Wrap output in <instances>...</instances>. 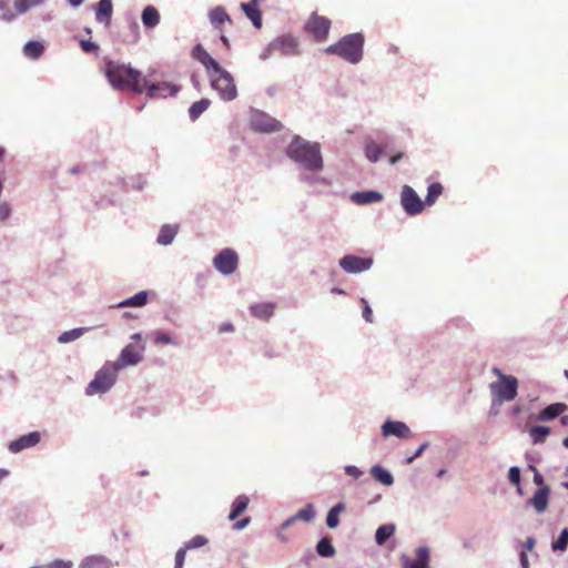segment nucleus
<instances>
[{"mask_svg":"<svg viewBox=\"0 0 568 568\" xmlns=\"http://www.w3.org/2000/svg\"><path fill=\"white\" fill-rule=\"evenodd\" d=\"M103 72L110 85L115 90H131L142 94L148 87V80L140 71L122 62L105 60Z\"/></svg>","mask_w":568,"mask_h":568,"instance_id":"1","label":"nucleus"},{"mask_svg":"<svg viewBox=\"0 0 568 568\" xmlns=\"http://www.w3.org/2000/svg\"><path fill=\"white\" fill-rule=\"evenodd\" d=\"M287 156L310 171L323 168L320 143H312L295 135L286 149Z\"/></svg>","mask_w":568,"mask_h":568,"instance_id":"2","label":"nucleus"},{"mask_svg":"<svg viewBox=\"0 0 568 568\" xmlns=\"http://www.w3.org/2000/svg\"><path fill=\"white\" fill-rule=\"evenodd\" d=\"M364 36L362 33H351L343 37L338 42L327 47V54H335L345 61L356 64L363 58Z\"/></svg>","mask_w":568,"mask_h":568,"instance_id":"3","label":"nucleus"},{"mask_svg":"<svg viewBox=\"0 0 568 568\" xmlns=\"http://www.w3.org/2000/svg\"><path fill=\"white\" fill-rule=\"evenodd\" d=\"M119 369L112 362H106L85 388L89 396L108 392L115 383Z\"/></svg>","mask_w":568,"mask_h":568,"instance_id":"4","label":"nucleus"},{"mask_svg":"<svg viewBox=\"0 0 568 568\" xmlns=\"http://www.w3.org/2000/svg\"><path fill=\"white\" fill-rule=\"evenodd\" d=\"M211 87L219 93L224 101H232L237 97V89L233 77L222 67L219 71L209 74Z\"/></svg>","mask_w":568,"mask_h":568,"instance_id":"5","label":"nucleus"},{"mask_svg":"<svg viewBox=\"0 0 568 568\" xmlns=\"http://www.w3.org/2000/svg\"><path fill=\"white\" fill-rule=\"evenodd\" d=\"M491 394L498 404L510 402L517 396L518 381L514 376H503L501 381L490 384Z\"/></svg>","mask_w":568,"mask_h":568,"instance_id":"6","label":"nucleus"},{"mask_svg":"<svg viewBox=\"0 0 568 568\" xmlns=\"http://www.w3.org/2000/svg\"><path fill=\"white\" fill-rule=\"evenodd\" d=\"M332 22L328 18L313 12L307 19L304 29L316 42H324L329 33Z\"/></svg>","mask_w":568,"mask_h":568,"instance_id":"7","label":"nucleus"},{"mask_svg":"<svg viewBox=\"0 0 568 568\" xmlns=\"http://www.w3.org/2000/svg\"><path fill=\"white\" fill-rule=\"evenodd\" d=\"M274 52H280L283 55H295L298 53V40L292 36L278 37L268 44L261 58L265 60Z\"/></svg>","mask_w":568,"mask_h":568,"instance_id":"8","label":"nucleus"},{"mask_svg":"<svg viewBox=\"0 0 568 568\" xmlns=\"http://www.w3.org/2000/svg\"><path fill=\"white\" fill-rule=\"evenodd\" d=\"M251 128L254 131L263 133L278 132L283 129V124L262 111H253L250 119Z\"/></svg>","mask_w":568,"mask_h":568,"instance_id":"9","label":"nucleus"},{"mask_svg":"<svg viewBox=\"0 0 568 568\" xmlns=\"http://www.w3.org/2000/svg\"><path fill=\"white\" fill-rule=\"evenodd\" d=\"M213 265L224 275L233 274L239 265V256L234 250L224 248L213 258Z\"/></svg>","mask_w":568,"mask_h":568,"instance_id":"10","label":"nucleus"},{"mask_svg":"<svg viewBox=\"0 0 568 568\" xmlns=\"http://www.w3.org/2000/svg\"><path fill=\"white\" fill-rule=\"evenodd\" d=\"M145 351L144 345H126L120 353L118 359L112 362L119 371L126 366H133L139 364L143 358V352Z\"/></svg>","mask_w":568,"mask_h":568,"instance_id":"11","label":"nucleus"},{"mask_svg":"<svg viewBox=\"0 0 568 568\" xmlns=\"http://www.w3.org/2000/svg\"><path fill=\"white\" fill-rule=\"evenodd\" d=\"M400 204L408 215H417L424 211L425 202L408 185H404L400 193Z\"/></svg>","mask_w":568,"mask_h":568,"instance_id":"12","label":"nucleus"},{"mask_svg":"<svg viewBox=\"0 0 568 568\" xmlns=\"http://www.w3.org/2000/svg\"><path fill=\"white\" fill-rule=\"evenodd\" d=\"M373 264L372 258L345 255L341 261V267L347 273H359L368 270Z\"/></svg>","mask_w":568,"mask_h":568,"instance_id":"13","label":"nucleus"},{"mask_svg":"<svg viewBox=\"0 0 568 568\" xmlns=\"http://www.w3.org/2000/svg\"><path fill=\"white\" fill-rule=\"evenodd\" d=\"M41 439V434L39 432H31L27 435H22L16 440H12L8 445V449L13 453H20L23 449L34 447L39 444Z\"/></svg>","mask_w":568,"mask_h":568,"instance_id":"14","label":"nucleus"},{"mask_svg":"<svg viewBox=\"0 0 568 568\" xmlns=\"http://www.w3.org/2000/svg\"><path fill=\"white\" fill-rule=\"evenodd\" d=\"M193 59L197 60L203 64L206 70L207 75L210 72L219 71L221 65L220 63L211 57V54L203 48L202 44H196L192 50Z\"/></svg>","mask_w":568,"mask_h":568,"instance_id":"15","label":"nucleus"},{"mask_svg":"<svg viewBox=\"0 0 568 568\" xmlns=\"http://www.w3.org/2000/svg\"><path fill=\"white\" fill-rule=\"evenodd\" d=\"M145 91L149 98H166L169 95H175L180 91V87L170 82L148 83Z\"/></svg>","mask_w":568,"mask_h":568,"instance_id":"16","label":"nucleus"},{"mask_svg":"<svg viewBox=\"0 0 568 568\" xmlns=\"http://www.w3.org/2000/svg\"><path fill=\"white\" fill-rule=\"evenodd\" d=\"M429 549L427 547H419L416 549L415 559L403 556V568H429Z\"/></svg>","mask_w":568,"mask_h":568,"instance_id":"17","label":"nucleus"},{"mask_svg":"<svg viewBox=\"0 0 568 568\" xmlns=\"http://www.w3.org/2000/svg\"><path fill=\"white\" fill-rule=\"evenodd\" d=\"M209 19L214 29L224 32L225 24H232V19L225 8L217 6L209 11Z\"/></svg>","mask_w":568,"mask_h":568,"instance_id":"18","label":"nucleus"},{"mask_svg":"<svg viewBox=\"0 0 568 568\" xmlns=\"http://www.w3.org/2000/svg\"><path fill=\"white\" fill-rule=\"evenodd\" d=\"M382 432L385 437L396 436L398 438H407L412 435L409 427L403 422L387 420L382 426Z\"/></svg>","mask_w":568,"mask_h":568,"instance_id":"19","label":"nucleus"},{"mask_svg":"<svg viewBox=\"0 0 568 568\" xmlns=\"http://www.w3.org/2000/svg\"><path fill=\"white\" fill-rule=\"evenodd\" d=\"M113 13L112 0H100L95 6V20L110 26Z\"/></svg>","mask_w":568,"mask_h":568,"instance_id":"20","label":"nucleus"},{"mask_svg":"<svg viewBox=\"0 0 568 568\" xmlns=\"http://www.w3.org/2000/svg\"><path fill=\"white\" fill-rule=\"evenodd\" d=\"M314 517H315L314 507H313L312 504H307L304 508L298 510L294 516H292L288 519H286L282 524L281 528L285 529V528H287L288 526H291L292 524H294L297 520L310 523V521H312L314 519Z\"/></svg>","mask_w":568,"mask_h":568,"instance_id":"21","label":"nucleus"},{"mask_svg":"<svg viewBox=\"0 0 568 568\" xmlns=\"http://www.w3.org/2000/svg\"><path fill=\"white\" fill-rule=\"evenodd\" d=\"M112 562L109 558L102 555H93L85 557L79 568H111Z\"/></svg>","mask_w":568,"mask_h":568,"instance_id":"22","label":"nucleus"},{"mask_svg":"<svg viewBox=\"0 0 568 568\" xmlns=\"http://www.w3.org/2000/svg\"><path fill=\"white\" fill-rule=\"evenodd\" d=\"M567 409V405L564 403H556L548 405L537 416L540 422L551 420L562 414Z\"/></svg>","mask_w":568,"mask_h":568,"instance_id":"23","label":"nucleus"},{"mask_svg":"<svg viewBox=\"0 0 568 568\" xmlns=\"http://www.w3.org/2000/svg\"><path fill=\"white\" fill-rule=\"evenodd\" d=\"M382 200L383 195L377 191L355 192L352 194V201L359 205L379 202Z\"/></svg>","mask_w":568,"mask_h":568,"instance_id":"24","label":"nucleus"},{"mask_svg":"<svg viewBox=\"0 0 568 568\" xmlns=\"http://www.w3.org/2000/svg\"><path fill=\"white\" fill-rule=\"evenodd\" d=\"M549 488L542 487L538 489L530 499V504L538 513L546 510L548 505Z\"/></svg>","mask_w":568,"mask_h":568,"instance_id":"25","label":"nucleus"},{"mask_svg":"<svg viewBox=\"0 0 568 568\" xmlns=\"http://www.w3.org/2000/svg\"><path fill=\"white\" fill-rule=\"evenodd\" d=\"M241 9L245 13V16L252 21L254 27L260 29L262 27V16L261 11L257 8V4L254 2L242 3Z\"/></svg>","mask_w":568,"mask_h":568,"instance_id":"26","label":"nucleus"},{"mask_svg":"<svg viewBox=\"0 0 568 568\" xmlns=\"http://www.w3.org/2000/svg\"><path fill=\"white\" fill-rule=\"evenodd\" d=\"M275 305L273 303H260L250 307L253 316L261 320H268L274 313Z\"/></svg>","mask_w":568,"mask_h":568,"instance_id":"27","label":"nucleus"},{"mask_svg":"<svg viewBox=\"0 0 568 568\" xmlns=\"http://www.w3.org/2000/svg\"><path fill=\"white\" fill-rule=\"evenodd\" d=\"M250 499L245 495L237 496L232 504L231 513L229 515L230 520H235L241 516L247 508Z\"/></svg>","mask_w":568,"mask_h":568,"instance_id":"28","label":"nucleus"},{"mask_svg":"<svg viewBox=\"0 0 568 568\" xmlns=\"http://www.w3.org/2000/svg\"><path fill=\"white\" fill-rule=\"evenodd\" d=\"M371 475L376 481L385 486H390L394 483L392 474L379 465L371 468Z\"/></svg>","mask_w":568,"mask_h":568,"instance_id":"29","label":"nucleus"},{"mask_svg":"<svg viewBox=\"0 0 568 568\" xmlns=\"http://www.w3.org/2000/svg\"><path fill=\"white\" fill-rule=\"evenodd\" d=\"M142 22L146 28H154L158 26L160 22V14L158 10L152 6L144 8L142 12Z\"/></svg>","mask_w":568,"mask_h":568,"instance_id":"30","label":"nucleus"},{"mask_svg":"<svg viewBox=\"0 0 568 568\" xmlns=\"http://www.w3.org/2000/svg\"><path fill=\"white\" fill-rule=\"evenodd\" d=\"M44 52V45L39 41H29L23 47V53L30 59H39Z\"/></svg>","mask_w":568,"mask_h":568,"instance_id":"31","label":"nucleus"},{"mask_svg":"<svg viewBox=\"0 0 568 568\" xmlns=\"http://www.w3.org/2000/svg\"><path fill=\"white\" fill-rule=\"evenodd\" d=\"M345 510V505L343 503L336 504L333 508L329 509L326 517V525L328 528H336L339 524V514Z\"/></svg>","mask_w":568,"mask_h":568,"instance_id":"32","label":"nucleus"},{"mask_svg":"<svg viewBox=\"0 0 568 568\" xmlns=\"http://www.w3.org/2000/svg\"><path fill=\"white\" fill-rule=\"evenodd\" d=\"M178 233L176 226L163 225L160 230L158 242L162 245L171 244Z\"/></svg>","mask_w":568,"mask_h":568,"instance_id":"33","label":"nucleus"},{"mask_svg":"<svg viewBox=\"0 0 568 568\" xmlns=\"http://www.w3.org/2000/svg\"><path fill=\"white\" fill-rule=\"evenodd\" d=\"M531 440L534 444H542L546 442L548 435L550 434V428L547 426H534L529 430Z\"/></svg>","mask_w":568,"mask_h":568,"instance_id":"34","label":"nucleus"},{"mask_svg":"<svg viewBox=\"0 0 568 568\" xmlns=\"http://www.w3.org/2000/svg\"><path fill=\"white\" fill-rule=\"evenodd\" d=\"M148 302V293L145 291H141L134 296L126 298L125 301L119 304L120 307H130V306H143Z\"/></svg>","mask_w":568,"mask_h":568,"instance_id":"35","label":"nucleus"},{"mask_svg":"<svg viewBox=\"0 0 568 568\" xmlns=\"http://www.w3.org/2000/svg\"><path fill=\"white\" fill-rule=\"evenodd\" d=\"M395 532V526L392 524L383 525L376 530L375 539L378 545H384Z\"/></svg>","mask_w":568,"mask_h":568,"instance_id":"36","label":"nucleus"},{"mask_svg":"<svg viewBox=\"0 0 568 568\" xmlns=\"http://www.w3.org/2000/svg\"><path fill=\"white\" fill-rule=\"evenodd\" d=\"M210 101L207 99H202L200 101L194 102L190 109L189 114L191 120L195 121L200 118V115L209 108Z\"/></svg>","mask_w":568,"mask_h":568,"instance_id":"37","label":"nucleus"},{"mask_svg":"<svg viewBox=\"0 0 568 568\" xmlns=\"http://www.w3.org/2000/svg\"><path fill=\"white\" fill-rule=\"evenodd\" d=\"M442 193H443V185L437 182L432 183L427 190L425 204L433 205L435 203V201L440 196Z\"/></svg>","mask_w":568,"mask_h":568,"instance_id":"38","label":"nucleus"},{"mask_svg":"<svg viewBox=\"0 0 568 568\" xmlns=\"http://www.w3.org/2000/svg\"><path fill=\"white\" fill-rule=\"evenodd\" d=\"M383 149L374 141H368L365 146V155L371 162H377Z\"/></svg>","mask_w":568,"mask_h":568,"instance_id":"39","label":"nucleus"},{"mask_svg":"<svg viewBox=\"0 0 568 568\" xmlns=\"http://www.w3.org/2000/svg\"><path fill=\"white\" fill-rule=\"evenodd\" d=\"M316 550L323 557H331L335 554V548L328 538L321 539L316 546Z\"/></svg>","mask_w":568,"mask_h":568,"instance_id":"40","label":"nucleus"},{"mask_svg":"<svg viewBox=\"0 0 568 568\" xmlns=\"http://www.w3.org/2000/svg\"><path fill=\"white\" fill-rule=\"evenodd\" d=\"M43 0H16L14 9L17 13H24L31 8H34L41 4Z\"/></svg>","mask_w":568,"mask_h":568,"instance_id":"41","label":"nucleus"},{"mask_svg":"<svg viewBox=\"0 0 568 568\" xmlns=\"http://www.w3.org/2000/svg\"><path fill=\"white\" fill-rule=\"evenodd\" d=\"M568 547V528L561 530L557 540L551 544L552 550L565 551Z\"/></svg>","mask_w":568,"mask_h":568,"instance_id":"42","label":"nucleus"},{"mask_svg":"<svg viewBox=\"0 0 568 568\" xmlns=\"http://www.w3.org/2000/svg\"><path fill=\"white\" fill-rule=\"evenodd\" d=\"M82 334H83V329L82 328H74V329H71V331L63 332L58 337V341L60 343H70V342H73V341L78 339L79 337H81Z\"/></svg>","mask_w":568,"mask_h":568,"instance_id":"43","label":"nucleus"},{"mask_svg":"<svg viewBox=\"0 0 568 568\" xmlns=\"http://www.w3.org/2000/svg\"><path fill=\"white\" fill-rule=\"evenodd\" d=\"M152 337H153V342L156 345H168V344L178 345V343L175 341H173L168 334H165L164 332H161V331L153 332Z\"/></svg>","mask_w":568,"mask_h":568,"instance_id":"44","label":"nucleus"},{"mask_svg":"<svg viewBox=\"0 0 568 568\" xmlns=\"http://www.w3.org/2000/svg\"><path fill=\"white\" fill-rule=\"evenodd\" d=\"M207 538L202 536V535H196L194 536L193 538H191L186 544H185V548L186 549H192V548H200V547H203L207 544Z\"/></svg>","mask_w":568,"mask_h":568,"instance_id":"45","label":"nucleus"},{"mask_svg":"<svg viewBox=\"0 0 568 568\" xmlns=\"http://www.w3.org/2000/svg\"><path fill=\"white\" fill-rule=\"evenodd\" d=\"M80 47L85 53L97 52L99 50V45L91 40H81Z\"/></svg>","mask_w":568,"mask_h":568,"instance_id":"46","label":"nucleus"},{"mask_svg":"<svg viewBox=\"0 0 568 568\" xmlns=\"http://www.w3.org/2000/svg\"><path fill=\"white\" fill-rule=\"evenodd\" d=\"M508 479L511 484L518 486L520 483V469L518 467H510L508 471Z\"/></svg>","mask_w":568,"mask_h":568,"instance_id":"47","label":"nucleus"},{"mask_svg":"<svg viewBox=\"0 0 568 568\" xmlns=\"http://www.w3.org/2000/svg\"><path fill=\"white\" fill-rule=\"evenodd\" d=\"M71 560L55 559L48 565V568H72Z\"/></svg>","mask_w":568,"mask_h":568,"instance_id":"48","label":"nucleus"},{"mask_svg":"<svg viewBox=\"0 0 568 568\" xmlns=\"http://www.w3.org/2000/svg\"><path fill=\"white\" fill-rule=\"evenodd\" d=\"M186 550L187 549L185 547H183V548H180L176 551V555H175V568H183Z\"/></svg>","mask_w":568,"mask_h":568,"instance_id":"49","label":"nucleus"},{"mask_svg":"<svg viewBox=\"0 0 568 568\" xmlns=\"http://www.w3.org/2000/svg\"><path fill=\"white\" fill-rule=\"evenodd\" d=\"M362 303L364 305V307H363V317L365 318L366 322L372 323L373 322L372 308L369 307V305H368L366 300H362Z\"/></svg>","mask_w":568,"mask_h":568,"instance_id":"50","label":"nucleus"},{"mask_svg":"<svg viewBox=\"0 0 568 568\" xmlns=\"http://www.w3.org/2000/svg\"><path fill=\"white\" fill-rule=\"evenodd\" d=\"M345 473L355 479L359 478L363 475V471L353 465L346 466Z\"/></svg>","mask_w":568,"mask_h":568,"instance_id":"51","label":"nucleus"},{"mask_svg":"<svg viewBox=\"0 0 568 568\" xmlns=\"http://www.w3.org/2000/svg\"><path fill=\"white\" fill-rule=\"evenodd\" d=\"M11 214V207L8 203L0 204V221H6Z\"/></svg>","mask_w":568,"mask_h":568,"instance_id":"52","label":"nucleus"},{"mask_svg":"<svg viewBox=\"0 0 568 568\" xmlns=\"http://www.w3.org/2000/svg\"><path fill=\"white\" fill-rule=\"evenodd\" d=\"M428 444L424 443L419 446V448L416 450V453L407 458V464H412L417 457L422 455V453L427 448Z\"/></svg>","mask_w":568,"mask_h":568,"instance_id":"53","label":"nucleus"},{"mask_svg":"<svg viewBox=\"0 0 568 568\" xmlns=\"http://www.w3.org/2000/svg\"><path fill=\"white\" fill-rule=\"evenodd\" d=\"M250 520L251 519L248 517L243 518L242 520L236 521L233 528L236 530L243 529L248 525Z\"/></svg>","mask_w":568,"mask_h":568,"instance_id":"54","label":"nucleus"},{"mask_svg":"<svg viewBox=\"0 0 568 568\" xmlns=\"http://www.w3.org/2000/svg\"><path fill=\"white\" fill-rule=\"evenodd\" d=\"M535 544H536L535 539L532 537H528L524 544V547L526 550L530 551L534 549Z\"/></svg>","mask_w":568,"mask_h":568,"instance_id":"55","label":"nucleus"},{"mask_svg":"<svg viewBox=\"0 0 568 568\" xmlns=\"http://www.w3.org/2000/svg\"><path fill=\"white\" fill-rule=\"evenodd\" d=\"M535 470L534 481L536 485L541 486L544 485V478L537 471L535 467H531Z\"/></svg>","mask_w":568,"mask_h":568,"instance_id":"56","label":"nucleus"},{"mask_svg":"<svg viewBox=\"0 0 568 568\" xmlns=\"http://www.w3.org/2000/svg\"><path fill=\"white\" fill-rule=\"evenodd\" d=\"M520 564H521L523 568H529L528 557L525 551L520 552Z\"/></svg>","mask_w":568,"mask_h":568,"instance_id":"57","label":"nucleus"},{"mask_svg":"<svg viewBox=\"0 0 568 568\" xmlns=\"http://www.w3.org/2000/svg\"><path fill=\"white\" fill-rule=\"evenodd\" d=\"M219 331H220V333L232 332L233 331V325L231 323L222 324L220 326Z\"/></svg>","mask_w":568,"mask_h":568,"instance_id":"58","label":"nucleus"},{"mask_svg":"<svg viewBox=\"0 0 568 568\" xmlns=\"http://www.w3.org/2000/svg\"><path fill=\"white\" fill-rule=\"evenodd\" d=\"M404 158V153L399 152L396 155L390 156L389 162L390 164H396L398 161H400Z\"/></svg>","mask_w":568,"mask_h":568,"instance_id":"59","label":"nucleus"},{"mask_svg":"<svg viewBox=\"0 0 568 568\" xmlns=\"http://www.w3.org/2000/svg\"><path fill=\"white\" fill-rule=\"evenodd\" d=\"M221 33V40L223 42V44L225 45L226 49H230V41L227 39V37L224 34V32H220Z\"/></svg>","mask_w":568,"mask_h":568,"instance_id":"60","label":"nucleus"},{"mask_svg":"<svg viewBox=\"0 0 568 568\" xmlns=\"http://www.w3.org/2000/svg\"><path fill=\"white\" fill-rule=\"evenodd\" d=\"M493 373L499 377V381H501V379H503V376H506V375H505V374H503V373H501V371H500L499 368H497V367H494V368H493Z\"/></svg>","mask_w":568,"mask_h":568,"instance_id":"61","label":"nucleus"},{"mask_svg":"<svg viewBox=\"0 0 568 568\" xmlns=\"http://www.w3.org/2000/svg\"><path fill=\"white\" fill-rule=\"evenodd\" d=\"M84 0H68V2L70 3V6L77 8L79 7L80 4H82Z\"/></svg>","mask_w":568,"mask_h":568,"instance_id":"62","label":"nucleus"},{"mask_svg":"<svg viewBox=\"0 0 568 568\" xmlns=\"http://www.w3.org/2000/svg\"><path fill=\"white\" fill-rule=\"evenodd\" d=\"M13 17H14V14H13V13H8V14H7V13H3V14L1 16V18H2L3 20H7V21L12 20V19H13Z\"/></svg>","mask_w":568,"mask_h":568,"instance_id":"63","label":"nucleus"},{"mask_svg":"<svg viewBox=\"0 0 568 568\" xmlns=\"http://www.w3.org/2000/svg\"><path fill=\"white\" fill-rule=\"evenodd\" d=\"M132 339L140 341L142 338L141 333H135L131 336Z\"/></svg>","mask_w":568,"mask_h":568,"instance_id":"64","label":"nucleus"}]
</instances>
